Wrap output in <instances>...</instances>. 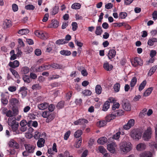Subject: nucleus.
<instances>
[{
  "instance_id": "nucleus-1",
  "label": "nucleus",
  "mask_w": 157,
  "mask_h": 157,
  "mask_svg": "<svg viewBox=\"0 0 157 157\" xmlns=\"http://www.w3.org/2000/svg\"><path fill=\"white\" fill-rule=\"evenodd\" d=\"M124 114L122 110L119 109L116 111H113L111 114L108 115L105 117V120L107 122H109L111 120L115 118L116 117L121 116Z\"/></svg>"
},
{
  "instance_id": "nucleus-2",
  "label": "nucleus",
  "mask_w": 157,
  "mask_h": 157,
  "mask_svg": "<svg viewBox=\"0 0 157 157\" xmlns=\"http://www.w3.org/2000/svg\"><path fill=\"white\" fill-rule=\"evenodd\" d=\"M131 144L129 142H123L120 144V149L124 153L129 151L132 149Z\"/></svg>"
},
{
  "instance_id": "nucleus-3",
  "label": "nucleus",
  "mask_w": 157,
  "mask_h": 157,
  "mask_svg": "<svg viewBox=\"0 0 157 157\" xmlns=\"http://www.w3.org/2000/svg\"><path fill=\"white\" fill-rule=\"evenodd\" d=\"M15 119L16 118L13 120L11 118H9L8 120V125L11 126L12 129L14 132L16 131L19 125L18 123L16 122Z\"/></svg>"
},
{
  "instance_id": "nucleus-4",
  "label": "nucleus",
  "mask_w": 157,
  "mask_h": 157,
  "mask_svg": "<svg viewBox=\"0 0 157 157\" xmlns=\"http://www.w3.org/2000/svg\"><path fill=\"white\" fill-rule=\"evenodd\" d=\"M132 64L134 67H136L138 65L142 66L143 64V62L140 58L136 57L134 58L133 60L131 61Z\"/></svg>"
},
{
  "instance_id": "nucleus-5",
  "label": "nucleus",
  "mask_w": 157,
  "mask_h": 157,
  "mask_svg": "<svg viewBox=\"0 0 157 157\" xmlns=\"http://www.w3.org/2000/svg\"><path fill=\"white\" fill-rule=\"evenodd\" d=\"M151 129L150 128H148L147 130L144 132L143 136L144 140L147 141L151 138Z\"/></svg>"
},
{
  "instance_id": "nucleus-6",
  "label": "nucleus",
  "mask_w": 157,
  "mask_h": 157,
  "mask_svg": "<svg viewBox=\"0 0 157 157\" xmlns=\"http://www.w3.org/2000/svg\"><path fill=\"white\" fill-rule=\"evenodd\" d=\"M117 145L115 142H112L107 145L108 150L112 153H114L116 152L115 148Z\"/></svg>"
},
{
  "instance_id": "nucleus-7",
  "label": "nucleus",
  "mask_w": 157,
  "mask_h": 157,
  "mask_svg": "<svg viewBox=\"0 0 157 157\" xmlns=\"http://www.w3.org/2000/svg\"><path fill=\"white\" fill-rule=\"evenodd\" d=\"M9 147L15 149H17L19 147L18 143L13 139H11L8 142Z\"/></svg>"
},
{
  "instance_id": "nucleus-8",
  "label": "nucleus",
  "mask_w": 157,
  "mask_h": 157,
  "mask_svg": "<svg viewBox=\"0 0 157 157\" xmlns=\"http://www.w3.org/2000/svg\"><path fill=\"white\" fill-rule=\"evenodd\" d=\"M134 120L133 119H130L126 124L123 126V128L126 130H128L134 126Z\"/></svg>"
},
{
  "instance_id": "nucleus-9",
  "label": "nucleus",
  "mask_w": 157,
  "mask_h": 157,
  "mask_svg": "<svg viewBox=\"0 0 157 157\" xmlns=\"http://www.w3.org/2000/svg\"><path fill=\"white\" fill-rule=\"evenodd\" d=\"M131 136L133 139L138 140L140 137V133L136 129H133L131 132Z\"/></svg>"
},
{
  "instance_id": "nucleus-10",
  "label": "nucleus",
  "mask_w": 157,
  "mask_h": 157,
  "mask_svg": "<svg viewBox=\"0 0 157 157\" xmlns=\"http://www.w3.org/2000/svg\"><path fill=\"white\" fill-rule=\"evenodd\" d=\"M25 147L26 151L29 153H33L34 152L35 147L34 146L29 144H25Z\"/></svg>"
},
{
  "instance_id": "nucleus-11",
  "label": "nucleus",
  "mask_w": 157,
  "mask_h": 157,
  "mask_svg": "<svg viewBox=\"0 0 157 157\" xmlns=\"http://www.w3.org/2000/svg\"><path fill=\"white\" fill-rule=\"evenodd\" d=\"M88 122V121L87 119L85 118H81L75 121L74 123L75 125H82L85 124H87Z\"/></svg>"
},
{
  "instance_id": "nucleus-12",
  "label": "nucleus",
  "mask_w": 157,
  "mask_h": 157,
  "mask_svg": "<svg viewBox=\"0 0 157 157\" xmlns=\"http://www.w3.org/2000/svg\"><path fill=\"white\" fill-rule=\"evenodd\" d=\"M123 109L125 111H129L131 110V106L130 103L128 102H123L122 104Z\"/></svg>"
},
{
  "instance_id": "nucleus-13",
  "label": "nucleus",
  "mask_w": 157,
  "mask_h": 157,
  "mask_svg": "<svg viewBox=\"0 0 157 157\" xmlns=\"http://www.w3.org/2000/svg\"><path fill=\"white\" fill-rule=\"evenodd\" d=\"M116 55V51L114 49H110L108 53L107 56L109 59L113 58Z\"/></svg>"
},
{
  "instance_id": "nucleus-14",
  "label": "nucleus",
  "mask_w": 157,
  "mask_h": 157,
  "mask_svg": "<svg viewBox=\"0 0 157 157\" xmlns=\"http://www.w3.org/2000/svg\"><path fill=\"white\" fill-rule=\"evenodd\" d=\"M103 67L107 71H110L113 68V66L109 64L107 61H106L103 64Z\"/></svg>"
},
{
  "instance_id": "nucleus-15",
  "label": "nucleus",
  "mask_w": 157,
  "mask_h": 157,
  "mask_svg": "<svg viewBox=\"0 0 157 157\" xmlns=\"http://www.w3.org/2000/svg\"><path fill=\"white\" fill-rule=\"evenodd\" d=\"M48 106V103L44 102L37 105V107L40 110H43L46 109Z\"/></svg>"
},
{
  "instance_id": "nucleus-16",
  "label": "nucleus",
  "mask_w": 157,
  "mask_h": 157,
  "mask_svg": "<svg viewBox=\"0 0 157 157\" xmlns=\"http://www.w3.org/2000/svg\"><path fill=\"white\" fill-rule=\"evenodd\" d=\"M19 61L18 60H15L13 62L10 61L8 65L13 68H15L19 66Z\"/></svg>"
},
{
  "instance_id": "nucleus-17",
  "label": "nucleus",
  "mask_w": 157,
  "mask_h": 157,
  "mask_svg": "<svg viewBox=\"0 0 157 157\" xmlns=\"http://www.w3.org/2000/svg\"><path fill=\"white\" fill-rule=\"evenodd\" d=\"M45 140L43 138H39L37 142V145L39 147L41 148L44 145Z\"/></svg>"
},
{
  "instance_id": "nucleus-18",
  "label": "nucleus",
  "mask_w": 157,
  "mask_h": 157,
  "mask_svg": "<svg viewBox=\"0 0 157 157\" xmlns=\"http://www.w3.org/2000/svg\"><path fill=\"white\" fill-rule=\"evenodd\" d=\"M51 67L55 69H63V65L56 63H53L51 64Z\"/></svg>"
},
{
  "instance_id": "nucleus-19",
  "label": "nucleus",
  "mask_w": 157,
  "mask_h": 157,
  "mask_svg": "<svg viewBox=\"0 0 157 157\" xmlns=\"http://www.w3.org/2000/svg\"><path fill=\"white\" fill-rule=\"evenodd\" d=\"M107 139L105 137H102L98 139L97 142L99 144L103 145L107 142Z\"/></svg>"
},
{
  "instance_id": "nucleus-20",
  "label": "nucleus",
  "mask_w": 157,
  "mask_h": 157,
  "mask_svg": "<svg viewBox=\"0 0 157 157\" xmlns=\"http://www.w3.org/2000/svg\"><path fill=\"white\" fill-rule=\"evenodd\" d=\"M146 147L145 144L141 143L137 145L136 148L138 151H141L144 150Z\"/></svg>"
},
{
  "instance_id": "nucleus-21",
  "label": "nucleus",
  "mask_w": 157,
  "mask_h": 157,
  "mask_svg": "<svg viewBox=\"0 0 157 157\" xmlns=\"http://www.w3.org/2000/svg\"><path fill=\"white\" fill-rule=\"evenodd\" d=\"M140 157H153L152 153L150 151L145 152L141 154Z\"/></svg>"
},
{
  "instance_id": "nucleus-22",
  "label": "nucleus",
  "mask_w": 157,
  "mask_h": 157,
  "mask_svg": "<svg viewBox=\"0 0 157 157\" xmlns=\"http://www.w3.org/2000/svg\"><path fill=\"white\" fill-rule=\"evenodd\" d=\"M157 68V65H155L153 66L150 69L148 73V76H151L155 72Z\"/></svg>"
},
{
  "instance_id": "nucleus-23",
  "label": "nucleus",
  "mask_w": 157,
  "mask_h": 157,
  "mask_svg": "<svg viewBox=\"0 0 157 157\" xmlns=\"http://www.w3.org/2000/svg\"><path fill=\"white\" fill-rule=\"evenodd\" d=\"M110 106L109 102L108 101H106L103 105L102 110L104 111H107L109 108Z\"/></svg>"
},
{
  "instance_id": "nucleus-24",
  "label": "nucleus",
  "mask_w": 157,
  "mask_h": 157,
  "mask_svg": "<svg viewBox=\"0 0 157 157\" xmlns=\"http://www.w3.org/2000/svg\"><path fill=\"white\" fill-rule=\"evenodd\" d=\"M157 42V39L155 38H152L148 40L147 44L150 46H152L154 44L155 42Z\"/></svg>"
},
{
  "instance_id": "nucleus-25",
  "label": "nucleus",
  "mask_w": 157,
  "mask_h": 157,
  "mask_svg": "<svg viewBox=\"0 0 157 157\" xmlns=\"http://www.w3.org/2000/svg\"><path fill=\"white\" fill-rule=\"evenodd\" d=\"M51 27H52L54 28H57L59 26V22L56 20L53 19L51 21Z\"/></svg>"
},
{
  "instance_id": "nucleus-26",
  "label": "nucleus",
  "mask_w": 157,
  "mask_h": 157,
  "mask_svg": "<svg viewBox=\"0 0 157 157\" xmlns=\"http://www.w3.org/2000/svg\"><path fill=\"white\" fill-rule=\"evenodd\" d=\"M4 25L6 26V28L10 27L11 26V21L10 20L6 19L4 21Z\"/></svg>"
},
{
  "instance_id": "nucleus-27",
  "label": "nucleus",
  "mask_w": 157,
  "mask_h": 157,
  "mask_svg": "<svg viewBox=\"0 0 157 157\" xmlns=\"http://www.w3.org/2000/svg\"><path fill=\"white\" fill-rule=\"evenodd\" d=\"M29 32V30L27 29H22L19 30L18 33L21 35H25Z\"/></svg>"
},
{
  "instance_id": "nucleus-28",
  "label": "nucleus",
  "mask_w": 157,
  "mask_h": 157,
  "mask_svg": "<svg viewBox=\"0 0 157 157\" xmlns=\"http://www.w3.org/2000/svg\"><path fill=\"white\" fill-rule=\"evenodd\" d=\"M95 92L97 94H100L102 92V88L100 85H97L95 88Z\"/></svg>"
},
{
  "instance_id": "nucleus-29",
  "label": "nucleus",
  "mask_w": 157,
  "mask_h": 157,
  "mask_svg": "<svg viewBox=\"0 0 157 157\" xmlns=\"http://www.w3.org/2000/svg\"><path fill=\"white\" fill-rule=\"evenodd\" d=\"M60 53L62 55L69 56L71 54V52L68 50H62L60 51Z\"/></svg>"
},
{
  "instance_id": "nucleus-30",
  "label": "nucleus",
  "mask_w": 157,
  "mask_h": 157,
  "mask_svg": "<svg viewBox=\"0 0 157 157\" xmlns=\"http://www.w3.org/2000/svg\"><path fill=\"white\" fill-rule=\"evenodd\" d=\"M102 32V29L100 26H98L96 27L95 33L97 35H101Z\"/></svg>"
},
{
  "instance_id": "nucleus-31",
  "label": "nucleus",
  "mask_w": 157,
  "mask_h": 157,
  "mask_svg": "<svg viewBox=\"0 0 157 157\" xmlns=\"http://www.w3.org/2000/svg\"><path fill=\"white\" fill-rule=\"evenodd\" d=\"M29 69L27 67H22L21 69V72L22 74H26L29 72Z\"/></svg>"
},
{
  "instance_id": "nucleus-32",
  "label": "nucleus",
  "mask_w": 157,
  "mask_h": 157,
  "mask_svg": "<svg viewBox=\"0 0 157 157\" xmlns=\"http://www.w3.org/2000/svg\"><path fill=\"white\" fill-rule=\"evenodd\" d=\"M153 90V87H150L148 88L144 93V96L146 97L149 96Z\"/></svg>"
},
{
  "instance_id": "nucleus-33",
  "label": "nucleus",
  "mask_w": 157,
  "mask_h": 157,
  "mask_svg": "<svg viewBox=\"0 0 157 157\" xmlns=\"http://www.w3.org/2000/svg\"><path fill=\"white\" fill-rule=\"evenodd\" d=\"M23 79L25 82L28 83H30L32 81L30 77L27 75H24L23 76Z\"/></svg>"
},
{
  "instance_id": "nucleus-34",
  "label": "nucleus",
  "mask_w": 157,
  "mask_h": 157,
  "mask_svg": "<svg viewBox=\"0 0 157 157\" xmlns=\"http://www.w3.org/2000/svg\"><path fill=\"white\" fill-rule=\"evenodd\" d=\"M121 86L120 84L119 83H116L113 86L114 91L115 92H118L120 89Z\"/></svg>"
},
{
  "instance_id": "nucleus-35",
  "label": "nucleus",
  "mask_w": 157,
  "mask_h": 157,
  "mask_svg": "<svg viewBox=\"0 0 157 157\" xmlns=\"http://www.w3.org/2000/svg\"><path fill=\"white\" fill-rule=\"evenodd\" d=\"M59 11V7L58 6H55L52 8V11L51 12L52 14L54 15L57 13Z\"/></svg>"
},
{
  "instance_id": "nucleus-36",
  "label": "nucleus",
  "mask_w": 157,
  "mask_h": 157,
  "mask_svg": "<svg viewBox=\"0 0 157 157\" xmlns=\"http://www.w3.org/2000/svg\"><path fill=\"white\" fill-rule=\"evenodd\" d=\"M137 82V78L136 77H134L132 79L130 83V86L132 87H134Z\"/></svg>"
},
{
  "instance_id": "nucleus-37",
  "label": "nucleus",
  "mask_w": 157,
  "mask_h": 157,
  "mask_svg": "<svg viewBox=\"0 0 157 157\" xmlns=\"http://www.w3.org/2000/svg\"><path fill=\"white\" fill-rule=\"evenodd\" d=\"M147 82L145 80H144L140 84L139 87V90L140 91L142 90L145 87Z\"/></svg>"
},
{
  "instance_id": "nucleus-38",
  "label": "nucleus",
  "mask_w": 157,
  "mask_h": 157,
  "mask_svg": "<svg viewBox=\"0 0 157 157\" xmlns=\"http://www.w3.org/2000/svg\"><path fill=\"white\" fill-rule=\"evenodd\" d=\"M82 133V132L81 130H78L74 133V136L76 138L79 137Z\"/></svg>"
},
{
  "instance_id": "nucleus-39",
  "label": "nucleus",
  "mask_w": 157,
  "mask_h": 157,
  "mask_svg": "<svg viewBox=\"0 0 157 157\" xmlns=\"http://www.w3.org/2000/svg\"><path fill=\"white\" fill-rule=\"evenodd\" d=\"M7 117H9V118H11L12 119L14 120L13 118H14V117L13 113V112L11 110H8L6 114V115Z\"/></svg>"
},
{
  "instance_id": "nucleus-40",
  "label": "nucleus",
  "mask_w": 157,
  "mask_h": 157,
  "mask_svg": "<svg viewBox=\"0 0 157 157\" xmlns=\"http://www.w3.org/2000/svg\"><path fill=\"white\" fill-rule=\"evenodd\" d=\"M48 35L46 32L42 31V34L40 37V38L45 40L48 38Z\"/></svg>"
},
{
  "instance_id": "nucleus-41",
  "label": "nucleus",
  "mask_w": 157,
  "mask_h": 157,
  "mask_svg": "<svg viewBox=\"0 0 157 157\" xmlns=\"http://www.w3.org/2000/svg\"><path fill=\"white\" fill-rule=\"evenodd\" d=\"M54 118V116L53 114L51 113L47 118L46 121L47 122H49Z\"/></svg>"
},
{
  "instance_id": "nucleus-42",
  "label": "nucleus",
  "mask_w": 157,
  "mask_h": 157,
  "mask_svg": "<svg viewBox=\"0 0 157 157\" xmlns=\"http://www.w3.org/2000/svg\"><path fill=\"white\" fill-rule=\"evenodd\" d=\"M147 109H144L142 110L139 114V116L140 117H143L146 114Z\"/></svg>"
},
{
  "instance_id": "nucleus-43",
  "label": "nucleus",
  "mask_w": 157,
  "mask_h": 157,
  "mask_svg": "<svg viewBox=\"0 0 157 157\" xmlns=\"http://www.w3.org/2000/svg\"><path fill=\"white\" fill-rule=\"evenodd\" d=\"M10 70L16 78H19V75L16 71L12 69H10Z\"/></svg>"
},
{
  "instance_id": "nucleus-44",
  "label": "nucleus",
  "mask_w": 157,
  "mask_h": 157,
  "mask_svg": "<svg viewBox=\"0 0 157 157\" xmlns=\"http://www.w3.org/2000/svg\"><path fill=\"white\" fill-rule=\"evenodd\" d=\"M81 5L80 4L77 3H75L73 4L71 6V8L74 9H78L80 8Z\"/></svg>"
},
{
  "instance_id": "nucleus-45",
  "label": "nucleus",
  "mask_w": 157,
  "mask_h": 157,
  "mask_svg": "<svg viewBox=\"0 0 157 157\" xmlns=\"http://www.w3.org/2000/svg\"><path fill=\"white\" fill-rule=\"evenodd\" d=\"M127 16V13L126 12H121L119 14V18L121 19H124Z\"/></svg>"
},
{
  "instance_id": "nucleus-46",
  "label": "nucleus",
  "mask_w": 157,
  "mask_h": 157,
  "mask_svg": "<svg viewBox=\"0 0 157 157\" xmlns=\"http://www.w3.org/2000/svg\"><path fill=\"white\" fill-rule=\"evenodd\" d=\"M120 104L118 102L114 103L112 106V110L113 111H115V110L119 108Z\"/></svg>"
},
{
  "instance_id": "nucleus-47",
  "label": "nucleus",
  "mask_w": 157,
  "mask_h": 157,
  "mask_svg": "<svg viewBox=\"0 0 157 157\" xmlns=\"http://www.w3.org/2000/svg\"><path fill=\"white\" fill-rule=\"evenodd\" d=\"M18 100L16 98H13L10 101L11 104L12 105H15L18 102Z\"/></svg>"
},
{
  "instance_id": "nucleus-48",
  "label": "nucleus",
  "mask_w": 157,
  "mask_h": 157,
  "mask_svg": "<svg viewBox=\"0 0 157 157\" xmlns=\"http://www.w3.org/2000/svg\"><path fill=\"white\" fill-rule=\"evenodd\" d=\"M65 40L64 39H59L56 40V44H63L66 43L65 42Z\"/></svg>"
},
{
  "instance_id": "nucleus-49",
  "label": "nucleus",
  "mask_w": 157,
  "mask_h": 157,
  "mask_svg": "<svg viewBox=\"0 0 157 157\" xmlns=\"http://www.w3.org/2000/svg\"><path fill=\"white\" fill-rule=\"evenodd\" d=\"M51 113L49 111H45L43 112L42 116L44 118H47Z\"/></svg>"
},
{
  "instance_id": "nucleus-50",
  "label": "nucleus",
  "mask_w": 157,
  "mask_h": 157,
  "mask_svg": "<svg viewBox=\"0 0 157 157\" xmlns=\"http://www.w3.org/2000/svg\"><path fill=\"white\" fill-rule=\"evenodd\" d=\"M64 102L63 101H61L58 103L57 105V107L58 109H60L63 107Z\"/></svg>"
},
{
  "instance_id": "nucleus-51",
  "label": "nucleus",
  "mask_w": 157,
  "mask_h": 157,
  "mask_svg": "<svg viewBox=\"0 0 157 157\" xmlns=\"http://www.w3.org/2000/svg\"><path fill=\"white\" fill-rule=\"evenodd\" d=\"M98 149L99 152L102 154H104L106 151H107L106 149L103 146H99L98 147Z\"/></svg>"
},
{
  "instance_id": "nucleus-52",
  "label": "nucleus",
  "mask_w": 157,
  "mask_h": 157,
  "mask_svg": "<svg viewBox=\"0 0 157 157\" xmlns=\"http://www.w3.org/2000/svg\"><path fill=\"white\" fill-rule=\"evenodd\" d=\"M82 93L85 96H89L91 95L92 92L89 90H85L82 91Z\"/></svg>"
},
{
  "instance_id": "nucleus-53",
  "label": "nucleus",
  "mask_w": 157,
  "mask_h": 157,
  "mask_svg": "<svg viewBox=\"0 0 157 157\" xmlns=\"http://www.w3.org/2000/svg\"><path fill=\"white\" fill-rule=\"evenodd\" d=\"M107 122L105 120L100 121L99 123L98 126L100 127H104L106 125Z\"/></svg>"
},
{
  "instance_id": "nucleus-54",
  "label": "nucleus",
  "mask_w": 157,
  "mask_h": 157,
  "mask_svg": "<svg viewBox=\"0 0 157 157\" xmlns=\"http://www.w3.org/2000/svg\"><path fill=\"white\" fill-rule=\"evenodd\" d=\"M25 8L27 10H33L34 9L35 6L32 5H28L25 6Z\"/></svg>"
},
{
  "instance_id": "nucleus-55",
  "label": "nucleus",
  "mask_w": 157,
  "mask_h": 157,
  "mask_svg": "<svg viewBox=\"0 0 157 157\" xmlns=\"http://www.w3.org/2000/svg\"><path fill=\"white\" fill-rule=\"evenodd\" d=\"M13 113L14 117L17 115L19 113L18 110L17 108L13 107Z\"/></svg>"
},
{
  "instance_id": "nucleus-56",
  "label": "nucleus",
  "mask_w": 157,
  "mask_h": 157,
  "mask_svg": "<svg viewBox=\"0 0 157 157\" xmlns=\"http://www.w3.org/2000/svg\"><path fill=\"white\" fill-rule=\"evenodd\" d=\"M72 29L73 31L76 30L78 28V25L77 23L75 22H73L72 23Z\"/></svg>"
},
{
  "instance_id": "nucleus-57",
  "label": "nucleus",
  "mask_w": 157,
  "mask_h": 157,
  "mask_svg": "<svg viewBox=\"0 0 157 157\" xmlns=\"http://www.w3.org/2000/svg\"><path fill=\"white\" fill-rule=\"evenodd\" d=\"M71 134L70 131H68L65 134L64 136V139L65 140H67Z\"/></svg>"
},
{
  "instance_id": "nucleus-58",
  "label": "nucleus",
  "mask_w": 157,
  "mask_h": 157,
  "mask_svg": "<svg viewBox=\"0 0 157 157\" xmlns=\"http://www.w3.org/2000/svg\"><path fill=\"white\" fill-rule=\"evenodd\" d=\"M120 134L121 132L120 131L118 132L115 134L113 135V138L115 140H117L119 139L120 137Z\"/></svg>"
},
{
  "instance_id": "nucleus-59",
  "label": "nucleus",
  "mask_w": 157,
  "mask_h": 157,
  "mask_svg": "<svg viewBox=\"0 0 157 157\" xmlns=\"http://www.w3.org/2000/svg\"><path fill=\"white\" fill-rule=\"evenodd\" d=\"M59 77V76L58 75H53L52 76H50L49 79L50 80L57 79Z\"/></svg>"
},
{
  "instance_id": "nucleus-60",
  "label": "nucleus",
  "mask_w": 157,
  "mask_h": 157,
  "mask_svg": "<svg viewBox=\"0 0 157 157\" xmlns=\"http://www.w3.org/2000/svg\"><path fill=\"white\" fill-rule=\"evenodd\" d=\"M113 7V4L111 3H109L105 4V7L107 9H109Z\"/></svg>"
},
{
  "instance_id": "nucleus-61",
  "label": "nucleus",
  "mask_w": 157,
  "mask_h": 157,
  "mask_svg": "<svg viewBox=\"0 0 157 157\" xmlns=\"http://www.w3.org/2000/svg\"><path fill=\"white\" fill-rule=\"evenodd\" d=\"M32 87L33 90H39L41 88V87L40 86L39 84H35L33 85Z\"/></svg>"
},
{
  "instance_id": "nucleus-62",
  "label": "nucleus",
  "mask_w": 157,
  "mask_h": 157,
  "mask_svg": "<svg viewBox=\"0 0 157 157\" xmlns=\"http://www.w3.org/2000/svg\"><path fill=\"white\" fill-rule=\"evenodd\" d=\"M40 136V134L39 132H35L34 137L35 139H39Z\"/></svg>"
},
{
  "instance_id": "nucleus-63",
  "label": "nucleus",
  "mask_w": 157,
  "mask_h": 157,
  "mask_svg": "<svg viewBox=\"0 0 157 157\" xmlns=\"http://www.w3.org/2000/svg\"><path fill=\"white\" fill-rule=\"evenodd\" d=\"M2 103L4 105V106L6 105L8 102V101L5 98H3L1 99Z\"/></svg>"
},
{
  "instance_id": "nucleus-64",
  "label": "nucleus",
  "mask_w": 157,
  "mask_h": 157,
  "mask_svg": "<svg viewBox=\"0 0 157 157\" xmlns=\"http://www.w3.org/2000/svg\"><path fill=\"white\" fill-rule=\"evenodd\" d=\"M152 18L154 20L157 19V11H154L152 14Z\"/></svg>"
}]
</instances>
